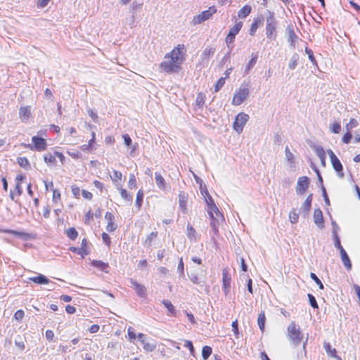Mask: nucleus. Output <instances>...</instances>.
Here are the masks:
<instances>
[{
	"instance_id": "1",
	"label": "nucleus",
	"mask_w": 360,
	"mask_h": 360,
	"mask_svg": "<svg viewBox=\"0 0 360 360\" xmlns=\"http://www.w3.org/2000/svg\"><path fill=\"white\" fill-rule=\"evenodd\" d=\"M278 24V22L274 13L267 10L266 12V35L269 40H276L277 37L276 29Z\"/></svg>"
},
{
	"instance_id": "2",
	"label": "nucleus",
	"mask_w": 360,
	"mask_h": 360,
	"mask_svg": "<svg viewBox=\"0 0 360 360\" xmlns=\"http://www.w3.org/2000/svg\"><path fill=\"white\" fill-rule=\"evenodd\" d=\"M287 336L295 346H298L303 339L300 328L295 321H292L287 328Z\"/></svg>"
},
{
	"instance_id": "3",
	"label": "nucleus",
	"mask_w": 360,
	"mask_h": 360,
	"mask_svg": "<svg viewBox=\"0 0 360 360\" xmlns=\"http://www.w3.org/2000/svg\"><path fill=\"white\" fill-rule=\"evenodd\" d=\"M249 95V87L248 84H243L239 90L234 94L232 104L234 105H240Z\"/></svg>"
},
{
	"instance_id": "4",
	"label": "nucleus",
	"mask_w": 360,
	"mask_h": 360,
	"mask_svg": "<svg viewBox=\"0 0 360 360\" xmlns=\"http://www.w3.org/2000/svg\"><path fill=\"white\" fill-rule=\"evenodd\" d=\"M162 71L167 73L179 72L181 69V65L176 63L174 60L168 59L162 61L160 65Z\"/></svg>"
},
{
	"instance_id": "5",
	"label": "nucleus",
	"mask_w": 360,
	"mask_h": 360,
	"mask_svg": "<svg viewBox=\"0 0 360 360\" xmlns=\"http://www.w3.org/2000/svg\"><path fill=\"white\" fill-rule=\"evenodd\" d=\"M216 12V8L214 6H211L207 10L203 11L200 14L194 16L192 22L193 25L201 24L205 20L210 19Z\"/></svg>"
},
{
	"instance_id": "6",
	"label": "nucleus",
	"mask_w": 360,
	"mask_h": 360,
	"mask_svg": "<svg viewBox=\"0 0 360 360\" xmlns=\"http://www.w3.org/2000/svg\"><path fill=\"white\" fill-rule=\"evenodd\" d=\"M184 49V46L179 44L177 47H175L171 52L167 53L165 56V59H171L174 60L176 63H182L184 58L182 56V51Z\"/></svg>"
},
{
	"instance_id": "7",
	"label": "nucleus",
	"mask_w": 360,
	"mask_h": 360,
	"mask_svg": "<svg viewBox=\"0 0 360 360\" xmlns=\"http://www.w3.org/2000/svg\"><path fill=\"white\" fill-rule=\"evenodd\" d=\"M249 120V115L245 112L238 113L233 124V127L235 131L238 133H241L243 130V127Z\"/></svg>"
},
{
	"instance_id": "8",
	"label": "nucleus",
	"mask_w": 360,
	"mask_h": 360,
	"mask_svg": "<svg viewBox=\"0 0 360 360\" xmlns=\"http://www.w3.org/2000/svg\"><path fill=\"white\" fill-rule=\"evenodd\" d=\"M285 34L287 36V41L289 43L290 47L292 49H295V44L299 38L295 32L293 25L290 24L286 27Z\"/></svg>"
},
{
	"instance_id": "9",
	"label": "nucleus",
	"mask_w": 360,
	"mask_h": 360,
	"mask_svg": "<svg viewBox=\"0 0 360 360\" xmlns=\"http://www.w3.org/2000/svg\"><path fill=\"white\" fill-rule=\"evenodd\" d=\"M309 186V179L307 176H303L298 179L296 186V193L299 195H302L305 193Z\"/></svg>"
},
{
	"instance_id": "10",
	"label": "nucleus",
	"mask_w": 360,
	"mask_h": 360,
	"mask_svg": "<svg viewBox=\"0 0 360 360\" xmlns=\"http://www.w3.org/2000/svg\"><path fill=\"white\" fill-rule=\"evenodd\" d=\"M32 141L33 143V146H30L32 150L35 149L37 151L45 150L47 147L46 141L39 136H33L32 138Z\"/></svg>"
},
{
	"instance_id": "11",
	"label": "nucleus",
	"mask_w": 360,
	"mask_h": 360,
	"mask_svg": "<svg viewBox=\"0 0 360 360\" xmlns=\"http://www.w3.org/2000/svg\"><path fill=\"white\" fill-rule=\"evenodd\" d=\"M131 287L136 290L137 295L140 297H146V288L139 283L136 281L131 278L130 281Z\"/></svg>"
},
{
	"instance_id": "12",
	"label": "nucleus",
	"mask_w": 360,
	"mask_h": 360,
	"mask_svg": "<svg viewBox=\"0 0 360 360\" xmlns=\"http://www.w3.org/2000/svg\"><path fill=\"white\" fill-rule=\"evenodd\" d=\"M86 246H87V240H86V239L84 238L82 240L80 248L70 247L69 250L71 252L76 253V254L80 255L82 258H84V256H86L89 254V252L86 250Z\"/></svg>"
},
{
	"instance_id": "13",
	"label": "nucleus",
	"mask_w": 360,
	"mask_h": 360,
	"mask_svg": "<svg viewBox=\"0 0 360 360\" xmlns=\"http://www.w3.org/2000/svg\"><path fill=\"white\" fill-rule=\"evenodd\" d=\"M312 199H313V194L311 193L307 196L305 201L303 202V204L302 205V206L300 209V212L304 217H306L309 214V210L311 209V206Z\"/></svg>"
},
{
	"instance_id": "14",
	"label": "nucleus",
	"mask_w": 360,
	"mask_h": 360,
	"mask_svg": "<svg viewBox=\"0 0 360 360\" xmlns=\"http://www.w3.org/2000/svg\"><path fill=\"white\" fill-rule=\"evenodd\" d=\"M314 221L316 225L321 229L324 227V219L321 209L317 208L314 211Z\"/></svg>"
},
{
	"instance_id": "15",
	"label": "nucleus",
	"mask_w": 360,
	"mask_h": 360,
	"mask_svg": "<svg viewBox=\"0 0 360 360\" xmlns=\"http://www.w3.org/2000/svg\"><path fill=\"white\" fill-rule=\"evenodd\" d=\"M330 162H331V164H332V166H333V169L338 173V175L340 178H343L344 177V173L342 172L343 171V167H342V165L341 162L338 158V157L335 158H333V159L331 160Z\"/></svg>"
},
{
	"instance_id": "16",
	"label": "nucleus",
	"mask_w": 360,
	"mask_h": 360,
	"mask_svg": "<svg viewBox=\"0 0 360 360\" xmlns=\"http://www.w3.org/2000/svg\"><path fill=\"white\" fill-rule=\"evenodd\" d=\"M0 233H10L12 234L16 237L22 238V239H27L30 236L29 233L22 231H18L15 230H11V229H0Z\"/></svg>"
},
{
	"instance_id": "17",
	"label": "nucleus",
	"mask_w": 360,
	"mask_h": 360,
	"mask_svg": "<svg viewBox=\"0 0 360 360\" xmlns=\"http://www.w3.org/2000/svg\"><path fill=\"white\" fill-rule=\"evenodd\" d=\"M91 265L95 268H97L101 271L108 273L109 269L108 263L103 262L101 260H93L91 262Z\"/></svg>"
},
{
	"instance_id": "18",
	"label": "nucleus",
	"mask_w": 360,
	"mask_h": 360,
	"mask_svg": "<svg viewBox=\"0 0 360 360\" xmlns=\"http://www.w3.org/2000/svg\"><path fill=\"white\" fill-rule=\"evenodd\" d=\"M29 280L40 285L49 284L51 283V281L44 275L39 274L37 276L30 277Z\"/></svg>"
},
{
	"instance_id": "19",
	"label": "nucleus",
	"mask_w": 360,
	"mask_h": 360,
	"mask_svg": "<svg viewBox=\"0 0 360 360\" xmlns=\"http://www.w3.org/2000/svg\"><path fill=\"white\" fill-rule=\"evenodd\" d=\"M179 207L183 213L186 212V204H187V195L184 192L181 191L179 194Z\"/></svg>"
},
{
	"instance_id": "20",
	"label": "nucleus",
	"mask_w": 360,
	"mask_h": 360,
	"mask_svg": "<svg viewBox=\"0 0 360 360\" xmlns=\"http://www.w3.org/2000/svg\"><path fill=\"white\" fill-rule=\"evenodd\" d=\"M155 179L157 186L162 191L166 190L167 185L163 176L158 172L155 173Z\"/></svg>"
},
{
	"instance_id": "21",
	"label": "nucleus",
	"mask_w": 360,
	"mask_h": 360,
	"mask_svg": "<svg viewBox=\"0 0 360 360\" xmlns=\"http://www.w3.org/2000/svg\"><path fill=\"white\" fill-rule=\"evenodd\" d=\"M162 302L168 311L167 315L169 316H176V311L171 301L168 300H163Z\"/></svg>"
},
{
	"instance_id": "22",
	"label": "nucleus",
	"mask_w": 360,
	"mask_h": 360,
	"mask_svg": "<svg viewBox=\"0 0 360 360\" xmlns=\"http://www.w3.org/2000/svg\"><path fill=\"white\" fill-rule=\"evenodd\" d=\"M340 256H341L342 262L344 266H345V268L347 269V270H348V271L351 270L352 262H351L350 259H349L347 253L346 252L345 250H341Z\"/></svg>"
},
{
	"instance_id": "23",
	"label": "nucleus",
	"mask_w": 360,
	"mask_h": 360,
	"mask_svg": "<svg viewBox=\"0 0 360 360\" xmlns=\"http://www.w3.org/2000/svg\"><path fill=\"white\" fill-rule=\"evenodd\" d=\"M207 213L210 218H213V216H218L221 219H223V215L219 210L217 205L214 204V206H207Z\"/></svg>"
},
{
	"instance_id": "24",
	"label": "nucleus",
	"mask_w": 360,
	"mask_h": 360,
	"mask_svg": "<svg viewBox=\"0 0 360 360\" xmlns=\"http://www.w3.org/2000/svg\"><path fill=\"white\" fill-rule=\"evenodd\" d=\"M252 8L250 5H245L238 12V16L239 18H245L251 13Z\"/></svg>"
},
{
	"instance_id": "25",
	"label": "nucleus",
	"mask_w": 360,
	"mask_h": 360,
	"mask_svg": "<svg viewBox=\"0 0 360 360\" xmlns=\"http://www.w3.org/2000/svg\"><path fill=\"white\" fill-rule=\"evenodd\" d=\"M222 276H223L222 278H223L224 288L226 289L229 288L231 287V275L229 274V272L226 270L224 269Z\"/></svg>"
},
{
	"instance_id": "26",
	"label": "nucleus",
	"mask_w": 360,
	"mask_h": 360,
	"mask_svg": "<svg viewBox=\"0 0 360 360\" xmlns=\"http://www.w3.org/2000/svg\"><path fill=\"white\" fill-rule=\"evenodd\" d=\"M141 343L143 345V349L146 352H153L156 349V343L155 341L149 342L146 341V340H141Z\"/></svg>"
},
{
	"instance_id": "27",
	"label": "nucleus",
	"mask_w": 360,
	"mask_h": 360,
	"mask_svg": "<svg viewBox=\"0 0 360 360\" xmlns=\"http://www.w3.org/2000/svg\"><path fill=\"white\" fill-rule=\"evenodd\" d=\"M30 113V108L28 106L21 107L20 108L19 115L22 120H27Z\"/></svg>"
},
{
	"instance_id": "28",
	"label": "nucleus",
	"mask_w": 360,
	"mask_h": 360,
	"mask_svg": "<svg viewBox=\"0 0 360 360\" xmlns=\"http://www.w3.org/2000/svg\"><path fill=\"white\" fill-rule=\"evenodd\" d=\"M18 165L26 170H29L31 168L28 159L25 157H19L17 159Z\"/></svg>"
},
{
	"instance_id": "29",
	"label": "nucleus",
	"mask_w": 360,
	"mask_h": 360,
	"mask_svg": "<svg viewBox=\"0 0 360 360\" xmlns=\"http://www.w3.org/2000/svg\"><path fill=\"white\" fill-rule=\"evenodd\" d=\"M214 51H215L214 48L210 47V46L206 47L202 51V53L201 56L202 59L203 60H207L210 56H212L214 55Z\"/></svg>"
},
{
	"instance_id": "30",
	"label": "nucleus",
	"mask_w": 360,
	"mask_h": 360,
	"mask_svg": "<svg viewBox=\"0 0 360 360\" xmlns=\"http://www.w3.org/2000/svg\"><path fill=\"white\" fill-rule=\"evenodd\" d=\"M262 19H261L259 18H257L253 20V22L251 25V27H250V29L249 31L250 35L252 36L255 34L259 25L262 24Z\"/></svg>"
},
{
	"instance_id": "31",
	"label": "nucleus",
	"mask_w": 360,
	"mask_h": 360,
	"mask_svg": "<svg viewBox=\"0 0 360 360\" xmlns=\"http://www.w3.org/2000/svg\"><path fill=\"white\" fill-rule=\"evenodd\" d=\"M117 188L120 190L121 197L126 201L131 202L133 200V196L129 194L126 189L119 187L117 186Z\"/></svg>"
},
{
	"instance_id": "32",
	"label": "nucleus",
	"mask_w": 360,
	"mask_h": 360,
	"mask_svg": "<svg viewBox=\"0 0 360 360\" xmlns=\"http://www.w3.org/2000/svg\"><path fill=\"white\" fill-rule=\"evenodd\" d=\"M266 317L264 311H262L258 315L257 323L262 332H264L265 328Z\"/></svg>"
},
{
	"instance_id": "33",
	"label": "nucleus",
	"mask_w": 360,
	"mask_h": 360,
	"mask_svg": "<svg viewBox=\"0 0 360 360\" xmlns=\"http://www.w3.org/2000/svg\"><path fill=\"white\" fill-rule=\"evenodd\" d=\"M143 196H144V194H143V191L139 190L136 194V202H135V206L137 207L138 210H140V208L142 205L143 200Z\"/></svg>"
},
{
	"instance_id": "34",
	"label": "nucleus",
	"mask_w": 360,
	"mask_h": 360,
	"mask_svg": "<svg viewBox=\"0 0 360 360\" xmlns=\"http://www.w3.org/2000/svg\"><path fill=\"white\" fill-rule=\"evenodd\" d=\"M242 27L243 22L240 21L237 22L233 27L230 29L229 34L236 37V36L238 34Z\"/></svg>"
},
{
	"instance_id": "35",
	"label": "nucleus",
	"mask_w": 360,
	"mask_h": 360,
	"mask_svg": "<svg viewBox=\"0 0 360 360\" xmlns=\"http://www.w3.org/2000/svg\"><path fill=\"white\" fill-rule=\"evenodd\" d=\"M298 60L299 55L297 53H294L290 58V63L288 64V68L290 70H294L298 64Z\"/></svg>"
},
{
	"instance_id": "36",
	"label": "nucleus",
	"mask_w": 360,
	"mask_h": 360,
	"mask_svg": "<svg viewBox=\"0 0 360 360\" xmlns=\"http://www.w3.org/2000/svg\"><path fill=\"white\" fill-rule=\"evenodd\" d=\"M289 219L292 224H296L299 219V214L297 212L295 208H293L289 212Z\"/></svg>"
},
{
	"instance_id": "37",
	"label": "nucleus",
	"mask_w": 360,
	"mask_h": 360,
	"mask_svg": "<svg viewBox=\"0 0 360 360\" xmlns=\"http://www.w3.org/2000/svg\"><path fill=\"white\" fill-rule=\"evenodd\" d=\"M257 59H258L257 53H252V58L250 60L248 65L246 66L245 72H248L256 64Z\"/></svg>"
},
{
	"instance_id": "38",
	"label": "nucleus",
	"mask_w": 360,
	"mask_h": 360,
	"mask_svg": "<svg viewBox=\"0 0 360 360\" xmlns=\"http://www.w3.org/2000/svg\"><path fill=\"white\" fill-rule=\"evenodd\" d=\"M212 349L210 346H204L202 349V357L207 360L212 354Z\"/></svg>"
},
{
	"instance_id": "39",
	"label": "nucleus",
	"mask_w": 360,
	"mask_h": 360,
	"mask_svg": "<svg viewBox=\"0 0 360 360\" xmlns=\"http://www.w3.org/2000/svg\"><path fill=\"white\" fill-rule=\"evenodd\" d=\"M305 53L308 55V58H309V60L311 62V63L313 64V65L317 67L318 64H317V62L314 56L313 51L308 47H305Z\"/></svg>"
},
{
	"instance_id": "40",
	"label": "nucleus",
	"mask_w": 360,
	"mask_h": 360,
	"mask_svg": "<svg viewBox=\"0 0 360 360\" xmlns=\"http://www.w3.org/2000/svg\"><path fill=\"white\" fill-rule=\"evenodd\" d=\"M177 272L179 274V278H184V264L182 257L179 259V262L177 266Z\"/></svg>"
},
{
	"instance_id": "41",
	"label": "nucleus",
	"mask_w": 360,
	"mask_h": 360,
	"mask_svg": "<svg viewBox=\"0 0 360 360\" xmlns=\"http://www.w3.org/2000/svg\"><path fill=\"white\" fill-rule=\"evenodd\" d=\"M187 230V236L190 240H195V230L194 228L188 224L186 227Z\"/></svg>"
},
{
	"instance_id": "42",
	"label": "nucleus",
	"mask_w": 360,
	"mask_h": 360,
	"mask_svg": "<svg viewBox=\"0 0 360 360\" xmlns=\"http://www.w3.org/2000/svg\"><path fill=\"white\" fill-rule=\"evenodd\" d=\"M67 236L71 239L75 240L78 236V233L75 228H70L66 231Z\"/></svg>"
},
{
	"instance_id": "43",
	"label": "nucleus",
	"mask_w": 360,
	"mask_h": 360,
	"mask_svg": "<svg viewBox=\"0 0 360 360\" xmlns=\"http://www.w3.org/2000/svg\"><path fill=\"white\" fill-rule=\"evenodd\" d=\"M323 347H324L326 352L328 354H330L332 356H334V357L338 356L336 355V353H337L336 349H331V346H330L329 342H325Z\"/></svg>"
},
{
	"instance_id": "44",
	"label": "nucleus",
	"mask_w": 360,
	"mask_h": 360,
	"mask_svg": "<svg viewBox=\"0 0 360 360\" xmlns=\"http://www.w3.org/2000/svg\"><path fill=\"white\" fill-rule=\"evenodd\" d=\"M158 236V232H151L146 238L144 242L146 245L150 246L152 241L154 238H155Z\"/></svg>"
},
{
	"instance_id": "45",
	"label": "nucleus",
	"mask_w": 360,
	"mask_h": 360,
	"mask_svg": "<svg viewBox=\"0 0 360 360\" xmlns=\"http://www.w3.org/2000/svg\"><path fill=\"white\" fill-rule=\"evenodd\" d=\"M196 105L201 108L205 103V96L202 93H199L195 99Z\"/></svg>"
},
{
	"instance_id": "46",
	"label": "nucleus",
	"mask_w": 360,
	"mask_h": 360,
	"mask_svg": "<svg viewBox=\"0 0 360 360\" xmlns=\"http://www.w3.org/2000/svg\"><path fill=\"white\" fill-rule=\"evenodd\" d=\"M225 79H226V77H220L217 80V83L215 84V86H214V91L215 92L219 91L222 88V86L225 84Z\"/></svg>"
},
{
	"instance_id": "47",
	"label": "nucleus",
	"mask_w": 360,
	"mask_h": 360,
	"mask_svg": "<svg viewBox=\"0 0 360 360\" xmlns=\"http://www.w3.org/2000/svg\"><path fill=\"white\" fill-rule=\"evenodd\" d=\"M333 238L334 246L340 250V252H341V250H345L340 243V239L338 235L333 236Z\"/></svg>"
},
{
	"instance_id": "48",
	"label": "nucleus",
	"mask_w": 360,
	"mask_h": 360,
	"mask_svg": "<svg viewBox=\"0 0 360 360\" xmlns=\"http://www.w3.org/2000/svg\"><path fill=\"white\" fill-rule=\"evenodd\" d=\"M44 159L46 163L47 164H53L56 162L55 155L51 153H47L44 155Z\"/></svg>"
},
{
	"instance_id": "49",
	"label": "nucleus",
	"mask_w": 360,
	"mask_h": 360,
	"mask_svg": "<svg viewBox=\"0 0 360 360\" xmlns=\"http://www.w3.org/2000/svg\"><path fill=\"white\" fill-rule=\"evenodd\" d=\"M310 278L319 285V288L321 290L324 288V286L321 281V280L318 278V276L314 273H310Z\"/></svg>"
},
{
	"instance_id": "50",
	"label": "nucleus",
	"mask_w": 360,
	"mask_h": 360,
	"mask_svg": "<svg viewBox=\"0 0 360 360\" xmlns=\"http://www.w3.org/2000/svg\"><path fill=\"white\" fill-rule=\"evenodd\" d=\"M307 296H308V298H309V304L311 306V307H313L314 309H318L319 308V305H318V303L316 302V300L315 297L313 295L310 294V293H309L307 295Z\"/></svg>"
},
{
	"instance_id": "51",
	"label": "nucleus",
	"mask_w": 360,
	"mask_h": 360,
	"mask_svg": "<svg viewBox=\"0 0 360 360\" xmlns=\"http://www.w3.org/2000/svg\"><path fill=\"white\" fill-rule=\"evenodd\" d=\"M210 219H211V222H210L211 227H213L214 225L215 226V227H218L220 222L224 220V218L221 219L219 217L216 216V215L213 216V218H210Z\"/></svg>"
},
{
	"instance_id": "52",
	"label": "nucleus",
	"mask_w": 360,
	"mask_h": 360,
	"mask_svg": "<svg viewBox=\"0 0 360 360\" xmlns=\"http://www.w3.org/2000/svg\"><path fill=\"white\" fill-rule=\"evenodd\" d=\"M95 143L93 140H89L87 144H84L80 146V148L83 151H89L93 149V146Z\"/></svg>"
},
{
	"instance_id": "53",
	"label": "nucleus",
	"mask_w": 360,
	"mask_h": 360,
	"mask_svg": "<svg viewBox=\"0 0 360 360\" xmlns=\"http://www.w3.org/2000/svg\"><path fill=\"white\" fill-rule=\"evenodd\" d=\"M285 156H286L287 160L290 163H294V155L290 152L288 146L285 147Z\"/></svg>"
},
{
	"instance_id": "54",
	"label": "nucleus",
	"mask_w": 360,
	"mask_h": 360,
	"mask_svg": "<svg viewBox=\"0 0 360 360\" xmlns=\"http://www.w3.org/2000/svg\"><path fill=\"white\" fill-rule=\"evenodd\" d=\"M136 187V180L134 174H131L129 179V188L132 189Z\"/></svg>"
},
{
	"instance_id": "55",
	"label": "nucleus",
	"mask_w": 360,
	"mask_h": 360,
	"mask_svg": "<svg viewBox=\"0 0 360 360\" xmlns=\"http://www.w3.org/2000/svg\"><path fill=\"white\" fill-rule=\"evenodd\" d=\"M330 130L334 134H338L341 131V125L339 122H334L330 127Z\"/></svg>"
},
{
	"instance_id": "56",
	"label": "nucleus",
	"mask_w": 360,
	"mask_h": 360,
	"mask_svg": "<svg viewBox=\"0 0 360 360\" xmlns=\"http://www.w3.org/2000/svg\"><path fill=\"white\" fill-rule=\"evenodd\" d=\"M315 153L319 158H323L326 156L325 151L321 146H317L314 148Z\"/></svg>"
},
{
	"instance_id": "57",
	"label": "nucleus",
	"mask_w": 360,
	"mask_h": 360,
	"mask_svg": "<svg viewBox=\"0 0 360 360\" xmlns=\"http://www.w3.org/2000/svg\"><path fill=\"white\" fill-rule=\"evenodd\" d=\"M184 347L189 349L191 355L194 356L195 349L193 342L191 340H185Z\"/></svg>"
},
{
	"instance_id": "58",
	"label": "nucleus",
	"mask_w": 360,
	"mask_h": 360,
	"mask_svg": "<svg viewBox=\"0 0 360 360\" xmlns=\"http://www.w3.org/2000/svg\"><path fill=\"white\" fill-rule=\"evenodd\" d=\"M358 125V122L356 120L352 118L349 120V123L347 124L346 127L347 130H350Z\"/></svg>"
},
{
	"instance_id": "59",
	"label": "nucleus",
	"mask_w": 360,
	"mask_h": 360,
	"mask_svg": "<svg viewBox=\"0 0 360 360\" xmlns=\"http://www.w3.org/2000/svg\"><path fill=\"white\" fill-rule=\"evenodd\" d=\"M68 153L75 159H79L82 157V153L78 150H72V151H68Z\"/></svg>"
},
{
	"instance_id": "60",
	"label": "nucleus",
	"mask_w": 360,
	"mask_h": 360,
	"mask_svg": "<svg viewBox=\"0 0 360 360\" xmlns=\"http://www.w3.org/2000/svg\"><path fill=\"white\" fill-rule=\"evenodd\" d=\"M122 174L120 172L115 170L113 172V175L111 176V179L112 181H117L118 180H121Z\"/></svg>"
},
{
	"instance_id": "61",
	"label": "nucleus",
	"mask_w": 360,
	"mask_h": 360,
	"mask_svg": "<svg viewBox=\"0 0 360 360\" xmlns=\"http://www.w3.org/2000/svg\"><path fill=\"white\" fill-rule=\"evenodd\" d=\"M25 315V312L22 309L16 311L14 314V318L18 321H21Z\"/></svg>"
},
{
	"instance_id": "62",
	"label": "nucleus",
	"mask_w": 360,
	"mask_h": 360,
	"mask_svg": "<svg viewBox=\"0 0 360 360\" xmlns=\"http://www.w3.org/2000/svg\"><path fill=\"white\" fill-rule=\"evenodd\" d=\"M188 276L193 283L200 284V278L196 274H188Z\"/></svg>"
},
{
	"instance_id": "63",
	"label": "nucleus",
	"mask_w": 360,
	"mask_h": 360,
	"mask_svg": "<svg viewBox=\"0 0 360 360\" xmlns=\"http://www.w3.org/2000/svg\"><path fill=\"white\" fill-rule=\"evenodd\" d=\"M87 112L93 121L96 122L98 119L97 113L93 109H88Z\"/></svg>"
},
{
	"instance_id": "64",
	"label": "nucleus",
	"mask_w": 360,
	"mask_h": 360,
	"mask_svg": "<svg viewBox=\"0 0 360 360\" xmlns=\"http://www.w3.org/2000/svg\"><path fill=\"white\" fill-rule=\"evenodd\" d=\"M352 138V135L349 131H347L345 134V135L342 137V141L345 143H349Z\"/></svg>"
}]
</instances>
